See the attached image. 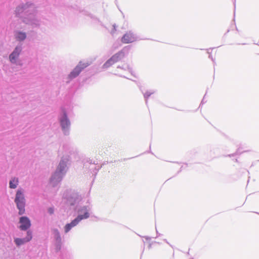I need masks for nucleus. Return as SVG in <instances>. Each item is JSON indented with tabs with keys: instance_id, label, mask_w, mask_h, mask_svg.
<instances>
[{
	"instance_id": "obj_1",
	"label": "nucleus",
	"mask_w": 259,
	"mask_h": 259,
	"mask_svg": "<svg viewBox=\"0 0 259 259\" xmlns=\"http://www.w3.org/2000/svg\"><path fill=\"white\" fill-rule=\"evenodd\" d=\"M15 202L19 209V214H23L25 212V198L23 193L20 190H18L16 193Z\"/></svg>"
},
{
	"instance_id": "obj_2",
	"label": "nucleus",
	"mask_w": 259,
	"mask_h": 259,
	"mask_svg": "<svg viewBox=\"0 0 259 259\" xmlns=\"http://www.w3.org/2000/svg\"><path fill=\"white\" fill-rule=\"evenodd\" d=\"M85 212L83 215H79L76 219L73 220L70 224H67L65 227V231L67 233L73 227L75 226L81 220L87 219L89 217L90 214L87 208H85Z\"/></svg>"
},
{
	"instance_id": "obj_3",
	"label": "nucleus",
	"mask_w": 259,
	"mask_h": 259,
	"mask_svg": "<svg viewBox=\"0 0 259 259\" xmlns=\"http://www.w3.org/2000/svg\"><path fill=\"white\" fill-rule=\"evenodd\" d=\"M89 65L88 63H80L76 67L73 69V70L69 74L68 77L70 79H72L73 78L77 76L80 72L85 68H86Z\"/></svg>"
},
{
	"instance_id": "obj_4",
	"label": "nucleus",
	"mask_w": 259,
	"mask_h": 259,
	"mask_svg": "<svg viewBox=\"0 0 259 259\" xmlns=\"http://www.w3.org/2000/svg\"><path fill=\"white\" fill-rule=\"evenodd\" d=\"M120 54L119 53H117L113 55L110 59L105 63L103 66V68H108L116 62H118L120 59Z\"/></svg>"
},
{
	"instance_id": "obj_5",
	"label": "nucleus",
	"mask_w": 259,
	"mask_h": 259,
	"mask_svg": "<svg viewBox=\"0 0 259 259\" xmlns=\"http://www.w3.org/2000/svg\"><path fill=\"white\" fill-rule=\"evenodd\" d=\"M20 223L21 225L20 228L22 230H26L31 225L29 219L26 217H22L20 219Z\"/></svg>"
},
{
	"instance_id": "obj_6",
	"label": "nucleus",
	"mask_w": 259,
	"mask_h": 259,
	"mask_svg": "<svg viewBox=\"0 0 259 259\" xmlns=\"http://www.w3.org/2000/svg\"><path fill=\"white\" fill-rule=\"evenodd\" d=\"M136 40V37L131 32L126 33L121 38V41L124 44L132 43Z\"/></svg>"
},
{
	"instance_id": "obj_7",
	"label": "nucleus",
	"mask_w": 259,
	"mask_h": 259,
	"mask_svg": "<svg viewBox=\"0 0 259 259\" xmlns=\"http://www.w3.org/2000/svg\"><path fill=\"white\" fill-rule=\"evenodd\" d=\"M32 239L31 233L30 231L27 232V236L23 239L16 238L15 239V243L19 246L26 242L29 241Z\"/></svg>"
},
{
	"instance_id": "obj_8",
	"label": "nucleus",
	"mask_w": 259,
	"mask_h": 259,
	"mask_svg": "<svg viewBox=\"0 0 259 259\" xmlns=\"http://www.w3.org/2000/svg\"><path fill=\"white\" fill-rule=\"evenodd\" d=\"M69 124V121L66 117V115L65 114L64 118L61 120V124L62 128L65 129L67 128Z\"/></svg>"
},
{
	"instance_id": "obj_9",
	"label": "nucleus",
	"mask_w": 259,
	"mask_h": 259,
	"mask_svg": "<svg viewBox=\"0 0 259 259\" xmlns=\"http://www.w3.org/2000/svg\"><path fill=\"white\" fill-rule=\"evenodd\" d=\"M18 183V179L13 178L10 181V187L12 189H15L17 187Z\"/></svg>"
},
{
	"instance_id": "obj_10",
	"label": "nucleus",
	"mask_w": 259,
	"mask_h": 259,
	"mask_svg": "<svg viewBox=\"0 0 259 259\" xmlns=\"http://www.w3.org/2000/svg\"><path fill=\"white\" fill-rule=\"evenodd\" d=\"M26 38V34L23 32H18L16 35V38L19 40H23Z\"/></svg>"
},
{
	"instance_id": "obj_11",
	"label": "nucleus",
	"mask_w": 259,
	"mask_h": 259,
	"mask_svg": "<svg viewBox=\"0 0 259 259\" xmlns=\"http://www.w3.org/2000/svg\"><path fill=\"white\" fill-rule=\"evenodd\" d=\"M13 52L14 54H16L15 57H17L21 52V48L19 47H16Z\"/></svg>"
},
{
	"instance_id": "obj_12",
	"label": "nucleus",
	"mask_w": 259,
	"mask_h": 259,
	"mask_svg": "<svg viewBox=\"0 0 259 259\" xmlns=\"http://www.w3.org/2000/svg\"><path fill=\"white\" fill-rule=\"evenodd\" d=\"M16 54H14V52L10 55V60L11 62H15V59L17 58L15 57Z\"/></svg>"
},
{
	"instance_id": "obj_13",
	"label": "nucleus",
	"mask_w": 259,
	"mask_h": 259,
	"mask_svg": "<svg viewBox=\"0 0 259 259\" xmlns=\"http://www.w3.org/2000/svg\"><path fill=\"white\" fill-rule=\"evenodd\" d=\"M48 211L50 214H53L54 213V209L52 207H50L49 208Z\"/></svg>"
},
{
	"instance_id": "obj_14",
	"label": "nucleus",
	"mask_w": 259,
	"mask_h": 259,
	"mask_svg": "<svg viewBox=\"0 0 259 259\" xmlns=\"http://www.w3.org/2000/svg\"><path fill=\"white\" fill-rule=\"evenodd\" d=\"M55 232L58 235L59 234V232L57 230H55Z\"/></svg>"
},
{
	"instance_id": "obj_15",
	"label": "nucleus",
	"mask_w": 259,
	"mask_h": 259,
	"mask_svg": "<svg viewBox=\"0 0 259 259\" xmlns=\"http://www.w3.org/2000/svg\"><path fill=\"white\" fill-rule=\"evenodd\" d=\"M21 9H22V8H19V9H18L17 10H18V11H20V10H21Z\"/></svg>"
}]
</instances>
